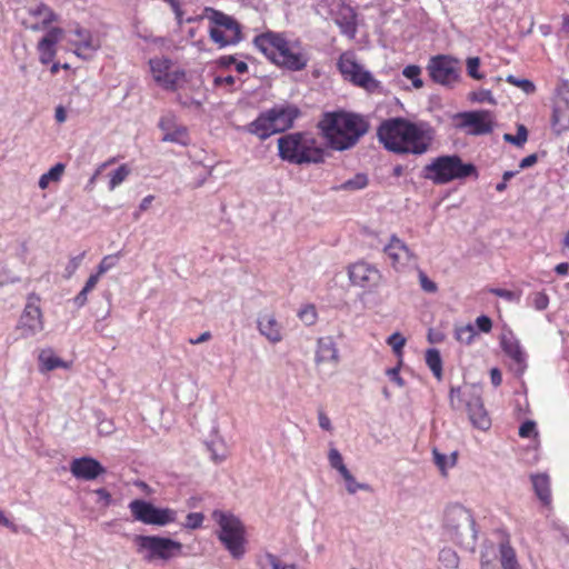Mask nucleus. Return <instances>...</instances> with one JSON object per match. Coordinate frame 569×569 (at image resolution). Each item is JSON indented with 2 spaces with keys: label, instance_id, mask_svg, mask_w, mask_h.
Returning a JSON list of instances; mask_svg holds the SVG:
<instances>
[{
  "label": "nucleus",
  "instance_id": "f257e3e1",
  "mask_svg": "<svg viewBox=\"0 0 569 569\" xmlns=\"http://www.w3.org/2000/svg\"><path fill=\"white\" fill-rule=\"evenodd\" d=\"M377 136L388 151L397 154L422 156L431 150L437 131L428 121L393 117L379 124Z\"/></svg>",
  "mask_w": 569,
  "mask_h": 569
},
{
  "label": "nucleus",
  "instance_id": "7c9ffc66",
  "mask_svg": "<svg viewBox=\"0 0 569 569\" xmlns=\"http://www.w3.org/2000/svg\"><path fill=\"white\" fill-rule=\"evenodd\" d=\"M337 64L345 80H348L351 76H355V72L361 67L352 52L342 53L339 57Z\"/></svg>",
  "mask_w": 569,
  "mask_h": 569
},
{
  "label": "nucleus",
  "instance_id": "bb28decb",
  "mask_svg": "<svg viewBox=\"0 0 569 569\" xmlns=\"http://www.w3.org/2000/svg\"><path fill=\"white\" fill-rule=\"evenodd\" d=\"M337 26L342 34L353 39L357 33L356 13L350 7H343L340 13L335 18Z\"/></svg>",
  "mask_w": 569,
  "mask_h": 569
},
{
  "label": "nucleus",
  "instance_id": "2f4dec72",
  "mask_svg": "<svg viewBox=\"0 0 569 569\" xmlns=\"http://www.w3.org/2000/svg\"><path fill=\"white\" fill-rule=\"evenodd\" d=\"M257 565L259 569H301L295 563H283L276 555L270 552L261 555Z\"/></svg>",
  "mask_w": 569,
  "mask_h": 569
},
{
  "label": "nucleus",
  "instance_id": "3c124183",
  "mask_svg": "<svg viewBox=\"0 0 569 569\" xmlns=\"http://www.w3.org/2000/svg\"><path fill=\"white\" fill-rule=\"evenodd\" d=\"M495 557H496V553L492 548H491V550L488 548L485 549L481 552V560H480L481 569H499L495 563Z\"/></svg>",
  "mask_w": 569,
  "mask_h": 569
},
{
  "label": "nucleus",
  "instance_id": "37998d69",
  "mask_svg": "<svg viewBox=\"0 0 569 569\" xmlns=\"http://www.w3.org/2000/svg\"><path fill=\"white\" fill-rule=\"evenodd\" d=\"M402 74L405 78H407L408 80H411L412 82V86L416 88V89H420L422 86H423V82L420 78L421 76V69L420 67L416 66V64H410V66H407L403 70H402Z\"/></svg>",
  "mask_w": 569,
  "mask_h": 569
},
{
  "label": "nucleus",
  "instance_id": "e2e57ef3",
  "mask_svg": "<svg viewBox=\"0 0 569 569\" xmlns=\"http://www.w3.org/2000/svg\"><path fill=\"white\" fill-rule=\"evenodd\" d=\"M399 371H400V368H399V366H398V367H395V368H389V369H387L386 375H387V376L389 377V379H390L391 381H393L397 386H399V387H403L405 381H403V379L400 377Z\"/></svg>",
  "mask_w": 569,
  "mask_h": 569
},
{
  "label": "nucleus",
  "instance_id": "e433bc0d",
  "mask_svg": "<svg viewBox=\"0 0 569 569\" xmlns=\"http://www.w3.org/2000/svg\"><path fill=\"white\" fill-rule=\"evenodd\" d=\"M476 337V329L475 326L471 323H468L462 327H457L455 330V338L465 345H471Z\"/></svg>",
  "mask_w": 569,
  "mask_h": 569
},
{
  "label": "nucleus",
  "instance_id": "412c9836",
  "mask_svg": "<svg viewBox=\"0 0 569 569\" xmlns=\"http://www.w3.org/2000/svg\"><path fill=\"white\" fill-rule=\"evenodd\" d=\"M69 41L76 48L74 53L82 59H90L100 48L99 40L80 27L73 30Z\"/></svg>",
  "mask_w": 569,
  "mask_h": 569
},
{
  "label": "nucleus",
  "instance_id": "aec40b11",
  "mask_svg": "<svg viewBox=\"0 0 569 569\" xmlns=\"http://www.w3.org/2000/svg\"><path fill=\"white\" fill-rule=\"evenodd\" d=\"M158 127L163 132L162 141L177 143L182 147H187L190 143L188 128L179 123L173 113L163 114L159 120Z\"/></svg>",
  "mask_w": 569,
  "mask_h": 569
},
{
  "label": "nucleus",
  "instance_id": "cd10ccee",
  "mask_svg": "<svg viewBox=\"0 0 569 569\" xmlns=\"http://www.w3.org/2000/svg\"><path fill=\"white\" fill-rule=\"evenodd\" d=\"M531 482L536 496L542 505L549 506L551 503L550 479L546 473H537L531 476Z\"/></svg>",
  "mask_w": 569,
  "mask_h": 569
},
{
  "label": "nucleus",
  "instance_id": "5fc2aeb1",
  "mask_svg": "<svg viewBox=\"0 0 569 569\" xmlns=\"http://www.w3.org/2000/svg\"><path fill=\"white\" fill-rule=\"evenodd\" d=\"M470 99L475 102H480V103H482V102H489L491 104L496 103V100L492 97L491 91L486 90V89L472 92L470 94Z\"/></svg>",
  "mask_w": 569,
  "mask_h": 569
},
{
  "label": "nucleus",
  "instance_id": "de8ad7c7",
  "mask_svg": "<svg viewBox=\"0 0 569 569\" xmlns=\"http://www.w3.org/2000/svg\"><path fill=\"white\" fill-rule=\"evenodd\" d=\"M506 81L510 84H513L520 89H522L526 93H532L536 90L533 82L528 79H519L512 74H509Z\"/></svg>",
  "mask_w": 569,
  "mask_h": 569
},
{
  "label": "nucleus",
  "instance_id": "49530a36",
  "mask_svg": "<svg viewBox=\"0 0 569 569\" xmlns=\"http://www.w3.org/2000/svg\"><path fill=\"white\" fill-rule=\"evenodd\" d=\"M387 343L392 348V351L396 356H402V349L406 345V338L402 337L399 332L392 333L388 339Z\"/></svg>",
  "mask_w": 569,
  "mask_h": 569
},
{
  "label": "nucleus",
  "instance_id": "58836bf2",
  "mask_svg": "<svg viewBox=\"0 0 569 569\" xmlns=\"http://www.w3.org/2000/svg\"><path fill=\"white\" fill-rule=\"evenodd\" d=\"M341 477L345 480L346 489L350 495H355L359 490L371 491V487L368 483L358 482L349 470L341 475Z\"/></svg>",
  "mask_w": 569,
  "mask_h": 569
},
{
  "label": "nucleus",
  "instance_id": "c9c22d12",
  "mask_svg": "<svg viewBox=\"0 0 569 569\" xmlns=\"http://www.w3.org/2000/svg\"><path fill=\"white\" fill-rule=\"evenodd\" d=\"M368 186V177L363 173H357L353 178L345 181L337 190H361Z\"/></svg>",
  "mask_w": 569,
  "mask_h": 569
},
{
  "label": "nucleus",
  "instance_id": "f8f14e48",
  "mask_svg": "<svg viewBox=\"0 0 569 569\" xmlns=\"http://www.w3.org/2000/svg\"><path fill=\"white\" fill-rule=\"evenodd\" d=\"M128 507L133 519L144 525L164 527L174 522L178 517L176 510L156 507L143 499H134Z\"/></svg>",
  "mask_w": 569,
  "mask_h": 569
},
{
  "label": "nucleus",
  "instance_id": "393cba45",
  "mask_svg": "<svg viewBox=\"0 0 569 569\" xmlns=\"http://www.w3.org/2000/svg\"><path fill=\"white\" fill-rule=\"evenodd\" d=\"M61 29L52 28L38 43L39 59L41 63H50L56 56V46L61 37Z\"/></svg>",
  "mask_w": 569,
  "mask_h": 569
},
{
  "label": "nucleus",
  "instance_id": "5701e85b",
  "mask_svg": "<svg viewBox=\"0 0 569 569\" xmlns=\"http://www.w3.org/2000/svg\"><path fill=\"white\" fill-rule=\"evenodd\" d=\"M72 476L81 480H94L106 472V468L91 457L76 458L70 463Z\"/></svg>",
  "mask_w": 569,
  "mask_h": 569
},
{
  "label": "nucleus",
  "instance_id": "09e8293b",
  "mask_svg": "<svg viewBox=\"0 0 569 569\" xmlns=\"http://www.w3.org/2000/svg\"><path fill=\"white\" fill-rule=\"evenodd\" d=\"M31 13L36 17L41 18L43 23H50L56 20L53 11L46 4H39L36 9L31 11Z\"/></svg>",
  "mask_w": 569,
  "mask_h": 569
},
{
  "label": "nucleus",
  "instance_id": "a878e982",
  "mask_svg": "<svg viewBox=\"0 0 569 569\" xmlns=\"http://www.w3.org/2000/svg\"><path fill=\"white\" fill-rule=\"evenodd\" d=\"M348 81L358 86L370 93L381 91V82L373 78L372 73L366 70L362 66L351 76Z\"/></svg>",
  "mask_w": 569,
  "mask_h": 569
},
{
  "label": "nucleus",
  "instance_id": "473e14b6",
  "mask_svg": "<svg viewBox=\"0 0 569 569\" xmlns=\"http://www.w3.org/2000/svg\"><path fill=\"white\" fill-rule=\"evenodd\" d=\"M433 462L438 467L442 476H447L448 470L453 468L457 463V452L453 451L449 455L441 453L438 449L432 450Z\"/></svg>",
  "mask_w": 569,
  "mask_h": 569
},
{
  "label": "nucleus",
  "instance_id": "7ed1b4c3",
  "mask_svg": "<svg viewBox=\"0 0 569 569\" xmlns=\"http://www.w3.org/2000/svg\"><path fill=\"white\" fill-rule=\"evenodd\" d=\"M319 128L335 150L352 148L367 133L368 122L359 114L346 111L326 113Z\"/></svg>",
  "mask_w": 569,
  "mask_h": 569
},
{
  "label": "nucleus",
  "instance_id": "a18cd8bd",
  "mask_svg": "<svg viewBox=\"0 0 569 569\" xmlns=\"http://www.w3.org/2000/svg\"><path fill=\"white\" fill-rule=\"evenodd\" d=\"M299 319L307 326H312L317 321V310L312 305H306L298 312Z\"/></svg>",
  "mask_w": 569,
  "mask_h": 569
},
{
  "label": "nucleus",
  "instance_id": "c756f323",
  "mask_svg": "<svg viewBox=\"0 0 569 569\" xmlns=\"http://www.w3.org/2000/svg\"><path fill=\"white\" fill-rule=\"evenodd\" d=\"M499 559L502 569H521L516 550L510 546L508 540L499 545Z\"/></svg>",
  "mask_w": 569,
  "mask_h": 569
},
{
  "label": "nucleus",
  "instance_id": "4d7b16f0",
  "mask_svg": "<svg viewBox=\"0 0 569 569\" xmlns=\"http://www.w3.org/2000/svg\"><path fill=\"white\" fill-rule=\"evenodd\" d=\"M84 252L76 256V257H72L70 258V260L68 261L67 266H66V278H70L77 270L78 268L80 267L83 258H84Z\"/></svg>",
  "mask_w": 569,
  "mask_h": 569
},
{
  "label": "nucleus",
  "instance_id": "338daca9",
  "mask_svg": "<svg viewBox=\"0 0 569 569\" xmlns=\"http://www.w3.org/2000/svg\"><path fill=\"white\" fill-rule=\"evenodd\" d=\"M537 160H538L537 154H535V153L529 154L520 161L519 167H520V169L529 168V167L533 166L537 162Z\"/></svg>",
  "mask_w": 569,
  "mask_h": 569
},
{
  "label": "nucleus",
  "instance_id": "72a5a7b5",
  "mask_svg": "<svg viewBox=\"0 0 569 569\" xmlns=\"http://www.w3.org/2000/svg\"><path fill=\"white\" fill-rule=\"evenodd\" d=\"M66 166L61 162L56 163L47 172L41 174L39 179V188L46 190L50 183L59 182L63 176Z\"/></svg>",
  "mask_w": 569,
  "mask_h": 569
},
{
  "label": "nucleus",
  "instance_id": "9b49d317",
  "mask_svg": "<svg viewBox=\"0 0 569 569\" xmlns=\"http://www.w3.org/2000/svg\"><path fill=\"white\" fill-rule=\"evenodd\" d=\"M149 71L157 86L167 91H176L186 79V71L164 56L151 58Z\"/></svg>",
  "mask_w": 569,
  "mask_h": 569
},
{
  "label": "nucleus",
  "instance_id": "6ab92c4d",
  "mask_svg": "<svg viewBox=\"0 0 569 569\" xmlns=\"http://www.w3.org/2000/svg\"><path fill=\"white\" fill-rule=\"evenodd\" d=\"M500 346L511 359V368L516 375L521 376L527 369V353L511 330H505L500 336Z\"/></svg>",
  "mask_w": 569,
  "mask_h": 569
},
{
  "label": "nucleus",
  "instance_id": "b1692460",
  "mask_svg": "<svg viewBox=\"0 0 569 569\" xmlns=\"http://www.w3.org/2000/svg\"><path fill=\"white\" fill-rule=\"evenodd\" d=\"M257 328L270 343H278L283 339L282 325L277 320L273 313H261L257 319Z\"/></svg>",
  "mask_w": 569,
  "mask_h": 569
},
{
  "label": "nucleus",
  "instance_id": "8fccbe9b",
  "mask_svg": "<svg viewBox=\"0 0 569 569\" xmlns=\"http://www.w3.org/2000/svg\"><path fill=\"white\" fill-rule=\"evenodd\" d=\"M489 292L509 302H518L520 300V293L512 290L490 288Z\"/></svg>",
  "mask_w": 569,
  "mask_h": 569
},
{
  "label": "nucleus",
  "instance_id": "f03ea898",
  "mask_svg": "<svg viewBox=\"0 0 569 569\" xmlns=\"http://www.w3.org/2000/svg\"><path fill=\"white\" fill-rule=\"evenodd\" d=\"M256 48L271 62L290 71H301L309 56L299 40L288 39L283 32L267 31L253 39Z\"/></svg>",
  "mask_w": 569,
  "mask_h": 569
},
{
  "label": "nucleus",
  "instance_id": "052dcab7",
  "mask_svg": "<svg viewBox=\"0 0 569 569\" xmlns=\"http://www.w3.org/2000/svg\"><path fill=\"white\" fill-rule=\"evenodd\" d=\"M476 326L480 332L488 333L491 331L492 321L488 316H479L476 319Z\"/></svg>",
  "mask_w": 569,
  "mask_h": 569
},
{
  "label": "nucleus",
  "instance_id": "4468645a",
  "mask_svg": "<svg viewBox=\"0 0 569 569\" xmlns=\"http://www.w3.org/2000/svg\"><path fill=\"white\" fill-rule=\"evenodd\" d=\"M348 276L351 284L367 291L378 289L382 280V273L378 267L365 260L350 264Z\"/></svg>",
  "mask_w": 569,
  "mask_h": 569
},
{
  "label": "nucleus",
  "instance_id": "13d9d810",
  "mask_svg": "<svg viewBox=\"0 0 569 569\" xmlns=\"http://www.w3.org/2000/svg\"><path fill=\"white\" fill-rule=\"evenodd\" d=\"M519 436L521 438L537 437L538 431L536 428V423L531 420L525 421L519 428Z\"/></svg>",
  "mask_w": 569,
  "mask_h": 569
},
{
  "label": "nucleus",
  "instance_id": "680f3d73",
  "mask_svg": "<svg viewBox=\"0 0 569 569\" xmlns=\"http://www.w3.org/2000/svg\"><path fill=\"white\" fill-rule=\"evenodd\" d=\"M94 493L98 497V500H97L98 503L102 505L103 507H108L111 505V502H112L111 495L104 488H99V489L94 490Z\"/></svg>",
  "mask_w": 569,
  "mask_h": 569
},
{
  "label": "nucleus",
  "instance_id": "6e6552de",
  "mask_svg": "<svg viewBox=\"0 0 569 569\" xmlns=\"http://www.w3.org/2000/svg\"><path fill=\"white\" fill-rule=\"evenodd\" d=\"M450 405L455 410L466 409L475 428L483 431L490 428L491 419L483 407L478 388L473 386L451 388Z\"/></svg>",
  "mask_w": 569,
  "mask_h": 569
},
{
  "label": "nucleus",
  "instance_id": "423d86ee",
  "mask_svg": "<svg viewBox=\"0 0 569 569\" xmlns=\"http://www.w3.org/2000/svg\"><path fill=\"white\" fill-rule=\"evenodd\" d=\"M137 553L148 563H167L182 555L178 540L161 536L138 535L133 539Z\"/></svg>",
  "mask_w": 569,
  "mask_h": 569
},
{
  "label": "nucleus",
  "instance_id": "6e6d98bb",
  "mask_svg": "<svg viewBox=\"0 0 569 569\" xmlns=\"http://www.w3.org/2000/svg\"><path fill=\"white\" fill-rule=\"evenodd\" d=\"M505 140L516 146H521L527 141V129L523 126H520L516 136L507 133L505 134Z\"/></svg>",
  "mask_w": 569,
  "mask_h": 569
},
{
  "label": "nucleus",
  "instance_id": "a19ab883",
  "mask_svg": "<svg viewBox=\"0 0 569 569\" xmlns=\"http://www.w3.org/2000/svg\"><path fill=\"white\" fill-rule=\"evenodd\" d=\"M438 559L446 568H457L459 563L458 555L451 548H442Z\"/></svg>",
  "mask_w": 569,
  "mask_h": 569
},
{
  "label": "nucleus",
  "instance_id": "9d476101",
  "mask_svg": "<svg viewBox=\"0 0 569 569\" xmlns=\"http://www.w3.org/2000/svg\"><path fill=\"white\" fill-rule=\"evenodd\" d=\"M209 36L219 48L236 46L241 41V27L238 21L221 11L207 10Z\"/></svg>",
  "mask_w": 569,
  "mask_h": 569
},
{
  "label": "nucleus",
  "instance_id": "dca6fc26",
  "mask_svg": "<svg viewBox=\"0 0 569 569\" xmlns=\"http://www.w3.org/2000/svg\"><path fill=\"white\" fill-rule=\"evenodd\" d=\"M383 252L396 271H403L417 260L413 251L397 234L390 236L388 243L383 247Z\"/></svg>",
  "mask_w": 569,
  "mask_h": 569
},
{
  "label": "nucleus",
  "instance_id": "20e7f679",
  "mask_svg": "<svg viewBox=\"0 0 569 569\" xmlns=\"http://www.w3.org/2000/svg\"><path fill=\"white\" fill-rule=\"evenodd\" d=\"M279 157L293 164L320 163L325 151L310 132L288 133L278 139Z\"/></svg>",
  "mask_w": 569,
  "mask_h": 569
},
{
  "label": "nucleus",
  "instance_id": "603ef678",
  "mask_svg": "<svg viewBox=\"0 0 569 569\" xmlns=\"http://www.w3.org/2000/svg\"><path fill=\"white\" fill-rule=\"evenodd\" d=\"M204 520V516L201 512H190L188 513L184 522V528L187 529H198L202 526V522Z\"/></svg>",
  "mask_w": 569,
  "mask_h": 569
},
{
  "label": "nucleus",
  "instance_id": "ea45409f",
  "mask_svg": "<svg viewBox=\"0 0 569 569\" xmlns=\"http://www.w3.org/2000/svg\"><path fill=\"white\" fill-rule=\"evenodd\" d=\"M328 461L332 469H336L340 476L348 471L343 463V458L337 448H330L328 452Z\"/></svg>",
  "mask_w": 569,
  "mask_h": 569
},
{
  "label": "nucleus",
  "instance_id": "ddd939ff",
  "mask_svg": "<svg viewBox=\"0 0 569 569\" xmlns=\"http://www.w3.org/2000/svg\"><path fill=\"white\" fill-rule=\"evenodd\" d=\"M457 128L468 134L481 136L490 133L493 129L495 118L488 110L466 111L455 116Z\"/></svg>",
  "mask_w": 569,
  "mask_h": 569
},
{
  "label": "nucleus",
  "instance_id": "c03bdc74",
  "mask_svg": "<svg viewBox=\"0 0 569 569\" xmlns=\"http://www.w3.org/2000/svg\"><path fill=\"white\" fill-rule=\"evenodd\" d=\"M530 305L538 311H543L549 306V297L543 291L533 292L529 297Z\"/></svg>",
  "mask_w": 569,
  "mask_h": 569
},
{
  "label": "nucleus",
  "instance_id": "bf43d9fd",
  "mask_svg": "<svg viewBox=\"0 0 569 569\" xmlns=\"http://www.w3.org/2000/svg\"><path fill=\"white\" fill-rule=\"evenodd\" d=\"M419 282L421 289L426 292L433 293L438 290L436 282L429 279L423 271H419Z\"/></svg>",
  "mask_w": 569,
  "mask_h": 569
},
{
  "label": "nucleus",
  "instance_id": "774afa93",
  "mask_svg": "<svg viewBox=\"0 0 569 569\" xmlns=\"http://www.w3.org/2000/svg\"><path fill=\"white\" fill-rule=\"evenodd\" d=\"M490 379H491V383L495 386V387H498L501 385L502 382V376H501V372L498 368H492L490 370Z\"/></svg>",
  "mask_w": 569,
  "mask_h": 569
},
{
  "label": "nucleus",
  "instance_id": "79ce46f5",
  "mask_svg": "<svg viewBox=\"0 0 569 569\" xmlns=\"http://www.w3.org/2000/svg\"><path fill=\"white\" fill-rule=\"evenodd\" d=\"M120 257L121 252L104 256L97 267V273L101 277L102 274L114 268L118 264Z\"/></svg>",
  "mask_w": 569,
  "mask_h": 569
},
{
  "label": "nucleus",
  "instance_id": "a211bd4d",
  "mask_svg": "<svg viewBox=\"0 0 569 569\" xmlns=\"http://www.w3.org/2000/svg\"><path fill=\"white\" fill-rule=\"evenodd\" d=\"M428 71L435 82L451 86L459 78L458 60L448 56L433 57L428 64Z\"/></svg>",
  "mask_w": 569,
  "mask_h": 569
},
{
  "label": "nucleus",
  "instance_id": "69168bd1",
  "mask_svg": "<svg viewBox=\"0 0 569 569\" xmlns=\"http://www.w3.org/2000/svg\"><path fill=\"white\" fill-rule=\"evenodd\" d=\"M99 279H100V276L96 272V273H92L88 280L86 281V284L83 286L82 290L84 292H90L94 289V287L97 286V283L99 282Z\"/></svg>",
  "mask_w": 569,
  "mask_h": 569
},
{
  "label": "nucleus",
  "instance_id": "4c0bfd02",
  "mask_svg": "<svg viewBox=\"0 0 569 569\" xmlns=\"http://www.w3.org/2000/svg\"><path fill=\"white\" fill-rule=\"evenodd\" d=\"M128 164H121L113 172L110 173L109 190H114L119 187L130 174Z\"/></svg>",
  "mask_w": 569,
  "mask_h": 569
},
{
  "label": "nucleus",
  "instance_id": "864d4df0",
  "mask_svg": "<svg viewBox=\"0 0 569 569\" xmlns=\"http://www.w3.org/2000/svg\"><path fill=\"white\" fill-rule=\"evenodd\" d=\"M479 67L480 59L478 57H471L467 59V72L471 78L476 80L483 78V74L479 72Z\"/></svg>",
  "mask_w": 569,
  "mask_h": 569
},
{
  "label": "nucleus",
  "instance_id": "1a4fd4ad",
  "mask_svg": "<svg viewBox=\"0 0 569 569\" xmlns=\"http://www.w3.org/2000/svg\"><path fill=\"white\" fill-rule=\"evenodd\" d=\"M212 518L219 526L218 538L224 548L233 558H242L246 552V530L240 519L221 510H214Z\"/></svg>",
  "mask_w": 569,
  "mask_h": 569
},
{
  "label": "nucleus",
  "instance_id": "0e129e2a",
  "mask_svg": "<svg viewBox=\"0 0 569 569\" xmlns=\"http://www.w3.org/2000/svg\"><path fill=\"white\" fill-rule=\"evenodd\" d=\"M318 422H319V427L321 429H323L326 431L332 430L331 421H330L329 417L326 415V412L322 410L318 411Z\"/></svg>",
  "mask_w": 569,
  "mask_h": 569
},
{
  "label": "nucleus",
  "instance_id": "c85d7f7f",
  "mask_svg": "<svg viewBox=\"0 0 569 569\" xmlns=\"http://www.w3.org/2000/svg\"><path fill=\"white\" fill-rule=\"evenodd\" d=\"M57 368H67V363L56 356L51 349L41 350L39 353V370L48 372Z\"/></svg>",
  "mask_w": 569,
  "mask_h": 569
},
{
  "label": "nucleus",
  "instance_id": "f704fd0d",
  "mask_svg": "<svg viewBox=\"0 0 569 569\" xmlns=\"http://www.w3.org/2000/svg\"><path fill=\"white\" fill-rule=\"evenodd\" d=\"M426 363L437 379L442 377V359L438 349L431 348L426 351Z\"/></svg>",
  "mask_w": 569,
  "mask_h": 569
},
{
  "label": "nucleus",
  "instance_id": "2eb2a0df",
  "mask_svg": "<svg viewBox=\"0 0 569 569\" xmlns=\"http://www.w3.org/2000/svg\"><path fill=\"white\" fill-rule=\"evenodd\" d=\"M39 302L40 299L38 296L30 295L28 297L27 303L17 326L23 338L33 337L41 332L44 328L42 311Z\"/></svg>",
  "mask_w": 569,
  "mask_h": 569
},
{
  "label": "nucleus",
  "instance_id": "f3484780",
  "mask_svg": "<svg viewBox=\"0 0 569 569\" xmlns=\"http://www.w3.org/2000/svg\"><path fill=\"white\" fill-rule=\"evenodd\" d=\"M446 527L456 538L470 532L472 538L477 537L476 521L470 510L461 506H456L446 512Z\"/></svg>",
  "mask_w": 569,
  "mask_h": 569
},
{
  "label": "nucleus",
  "instance_id": "39448f33",
  "mask_svg": "<svg viewBox=\"0 0 569 569\" xmlns=\"http://www.w3.org/2000/svg\"><path fill=\"white\" fill-rule=\"evenodd\" d=\"M299 114L300 110L293 104H276L272 108L260 112L253 121L243 128V130L258 137L260 140H266L272 134L290 129Z\"/></svg>",
  "mask_w": 569,
  "mask_h": 569
},
{
  "label": "nucleus",
  "instance_id": "4be33fe9",
  "mask_svg": "<svg viewBox=\"0 0 569 569\" xmlns=\"http://www.w3.org/2000/svg\"><path fill=\"white\" fill-rule=\"evenodd\" d=\"M315 363L317 367L330 365L337 368L340 363L338 346L332 337H321L317 340L315 350Z\"/></svg>",
  "mask_w": 569,
  "mask_h": 569
},
{
  "label": "nucleus",
  "instance_id": "0eeeda50",
  "mask_svg": "<svg viewBox=\"0 0 569 569\" xmlns=\"http://www.w3.org/2000/svg\"><path fill=\"white\" fill-rule=\"evenodd\" d=\"M477 174L472 163H463L457 154L435 158L423 168V177L436 184H445L453 180Z\"/></svg>",
  "mask_w": 569,
  "mask_h": 569
}]
</instances>
